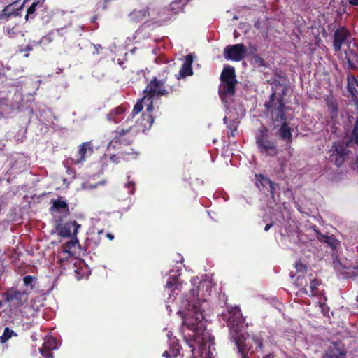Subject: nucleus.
Listing matches in <instances>:
<instances>
[{"mask_svg":"<svg viewBox=\"0 0 358 358\" xmlns=\"http://www.w3.org/2000/svg\"><path fill=\"white\" fill-rule=\"evenodd\" d=\"M191 286L177 312L182 319V334L193 358H214V338L206 327L204 314L209 308L207 297L210 294L211 282L191 280Z\"/></svg>","mask_w":358,"mask_h":358,"instance_id":"1","label":"nucleus"},{"mask_svg":"<svg viewBox=\"0 0 358 358\" xmlns=\"http://www.w3.org/2000/svg\"><path fill=\"white\" fill-rule=\"evenodd\" d=\"M220 320L227 322L229 329V338L233 341L242 358H252L255 350L262 349V343L258 338L245 333V326L241 310L238 307H228L226 313H222ZM264 358H273L268 354Z\"/></svg>","mask_w":358,"mask_h":358,"instance_id":"2","label":"nucleus"},{"mask_svg":"<svg viewBox=\"0 0 358 358\" xmlns=\"http://www.w3.org/2000/svg\"><path fill=\"white\" fill-rule=\"evenodd\" d=\"M220 78L221 84L219 87V94L227 110L223 121L227 125L228 120L232 122V124L229 126V129L231 130V134L234 135V132L236 130L238 120L244 116L245 110L241 105L237 107L231 106L236 83L234 69L233 67L224 68Z\"/></svg>","mask_w":358,"mask_h":358,"instance_id":"3","label":"nucleus"},{"mask_svg":"<svg viewBox=\"0 0 358 358\" xmlns=\"http://www.w3.org/2000/svg\"><path fill=\"white\" fill-rule=\"evenodd\" d=\"M265 106L268 113H271L277 136L286 144H290L293 141L292 133L296 126L292 122V118L288 113L289 108L285 106L282 98L277 96L275 92L272 93Z\"/></svg>","mask_w":358,"mask_h":358,"instance_id":"4","label":"nucleus"},{"mask_svg":"<svg viewBox=\"0 0 358 358\" xmlns=\"http://www.w3.org/2000/svg\"><path fill=\"white\" fill-rule=\"evenodd\" d=\"M143 113L141 115V119L138 118L134 121V118L138 114H136L133 117L130 115L127 117L126 120L122 123V128L117 129L115 138L110 141L108 145V150H110L112 148H116V144H129L132 141V138L129 137H124L129 134H131V136L138 132H145L150 129L154 119L150 115V112Z\"/></svg>","mask_w":358,"mask_h":358,"instance_id":"5","label":"nucleus"},{"mask_svg":"<svg viewBox=\"0 0 358 358\" xmlns=\"http://www.w3.org/2000/svg\"><path fill=\"white\" fill-rule=\"evenodd\" d=\"M164 79H157L155 77L144 90V96L134 106L131 112L132 117L137 113L141 112L144 107H146L148 112L153 110V101L162 96L167 94V90L164 85Z\"/></svg>","mask_w":358,"mask_h":358,"instance_id":"6","label":"nucleus"},{"mask_svg":"<svg viewBox=\"0 0 358 358\" xmlns=\"http://www.w3.org/2000/svg\"><path fill=\"white\" fill-rule=\"evenodd\" d=\"M294 284L299 288L298 294L315 296L317 294V287L320 285V282L311 274H306L297 275Z\"/></svg>","mask_w":358,"mask_h":358,"instance_id":"7","label":"nucleus"},{"mask_svg":"<svg viewBox=\"0 0 358 358\" xmlns=\"http://www.w3.org/2000/svg\"><path fill=\"white\" fill-rule=\"evenodd\" d=\"M256 142L260 152L266 155L273 157L278 153L276 143L269 139L268 130L263 128L256 137Z\"/></svg>","mask_w":358,"mask_h":358,"instance_id":"8","label":"nucleus"},{"mask_svg":"<svg viewBox=\"0 0 358 358\" xmlns=\"http://www.w3.org/2000/svg\"><path fill=\"white\" fill-rule=\"evenodd\" d=\"M178 275H171L167 280L166 285V291L169 295L166 301V310L169 313L172 311L171 305L175 300V294H178L181 290L182 284L178 278Z\"/></svg>","mask_w":358,"mask_h":358,"instance_id":"9","label":"nucleus"},{"mask_svg":"<svg viewBox=\"0 0 358 358\" xmlns=\"http://www.w3.org/2000/svg\"><path fill=\"white\" fill-rule=\"evenodd\" d=\"M246 52L247 49L243 44L228 45L224 50V55L227 59L236 62L242 60Z\"/></svg>","mask_w":358,"mask_h":358,"instance_id":"10","label":"nucleus"},{"mask_svg":"<svg viewBox=\"0 0 358 358\" xmlns=\"http://www.w3.org/2000/svg\"><path fill=\"white\" fill-rule=\"evenodd\" d=\"M330 160L334 162L337 166H340L343 162L345 156L348 154L346 145L344 143L334 142L332 148L329 150Z\"/></svg>","mask_w":358,"mask_h":358,"instance_id":"11","label":"nucleus"},{"mask_svg":"<svg viewBox=\"0 0 358 358\" xmlns=\"http://www.w3.org/2000/svg\"><path fill=\"white\" fill-rule=\"evenodd\" d=\"M148 17L150 22L158 24H162L170 19L164 10L156 8H148Z\"/></svg>","mask_w":358,"mask_h":358,"instance_id":"12","label":"nucleus"},{"mask_svg":"<svg viewBox=\"0 0 358 358\" xmlns=\"http://www.w3.org/2000/svg\"><path fill=\"white\" fill-rule=\"evenodd\" d=\"M93 152V148L90 142H85L80 145L78 153L72 158L74 164H78L85 161L86 158Z\"/></svg>","mask_w":358,"mask_h":358,"instance_id":"13","label":"nucleus"},{"mask_svg":"<svg viewBox=\"0 0 358 358\" xmlns=\"http://www.w3.org/2000/svg\"><path fill=\"white\" fill-rule=\"evenodd\" d=\"M349 35V31L344 27H339L335 31L334 34V48L336 52L341 50Z\"/></svg>","mask_w":358,"mask_h":358,"instance_id":"14","label":"nucleus"},{"mask_svg":"<svg viewBox=\"0 0 358 358\" xmlns=\"http://www.w3.org/2000/svg\"><path fill=\"white\" fill-rule=\"evenodd\" d=\"M327 106L328 110L331 114V122L332 123L331 126L330 125V122L328 124V127H331L332 130V134L330 138H334V136L338 137L341 134V129L334 123V118L338 113V107L336 103L333 101H328Z\"/></svg>","mask_w":358,"mask_h":358,"instance_id":"15","label":"nucleus"},{"mask_svg":"<svg viewBox=\"0 0 358 358\" xmlns=\"http://www.w3.org/2000/svg\"><path fill=\"white\" fill-rule=\"evenodd\" d=\"M58 348V342L53 337L47 338L43 345V347L39 348V351L44 358H52V350Z\"/></svg>","mask_w":358,"mask_h":358,"instance_id":"16","label":"nucleus"},{"mask_svg":"<svg viewBox=\"0 0 358 358\" xmlns=\"http://www.w3.org/2000/svg\"><path fill=\"white\" fill-rule=\"evenodd\" d=\"M28 294L25 291L10 289L6 294V299L8 301H15V304L19 306L27 301Z\"/></svg>","mask_w":358,"mask_h":358,"instance_id":"17","label":"nucleus"},{"mask_svg":"<svg viewBox=\"0 0 358 358\" xmlns=\"http://www.w3.org/2000/svg\"><path fill=\"white\" fill-rule=\"evenodd\" d=\"M80 228V224L77 222H68L59 230V235L64 238L69 237L72 235L75 236L78 233Z\"/></svg>","mask_w":358,"mask_h":358,"instance_id":"18","label":"nucleus"},{"mask_svg":"<svg viewBox=\"0 0 358 358\" xmlns=\"http://www.w3.org/2000/svg\"><path fill=\"white\" fill-rule=\"evenodd\" d=\"M126 111V108L124 106H119L112 109L107 115L106 119L108 122L117 124L122 121L124 117V114Z\"/></svg>","mask_w":358,"mask_h":358,"instance_id":"19","label":"nucleus"},{"mask_svg":"<svg viewBox=\"0 0 358 358\" xmlns=\"http://www.w3.org/2000/svg\"><path fill=\"white\" fill-rule=\"evenodd\" d=\"M192 62H193V58L191 55H188L185 57V60L182 64V66L177 76L178 79L184 78L186 76L192 75V73H193V71L192 69Z\"/></svg>","mask_w":358,"mask_h":358,"instance_id":"20","label":"nucleus"},{"mask_svg":"<svg viewBox=\"0 0 358 358\" xmlns=\"http://www.w3.org/2000/svg\"><path fill=\"white\" fill-rule=\"evenodd\" d=\"M171 333L170 331L168 332L167 337L169 340L170 350L165 351L162 354V356L166 358H169L171 356V353H172L174 357H176L180 355V346L178 344L177 341L175 339V338H171Z\"/></svg>","mask_w":358,"mask_h":358,"instance_id":"21","label":"nucleus"},{"mask_svg":"<svg viewBox=\"0 0 358 358\" xmlns=\"http://www.w3.org/2000/svg\"><path fill=\"white\" fill-rule=\"evenodd\" d=\"M129 17L134 22L150 21L148 8L135 9L129 14Z\"/></svg>","mask_w":358,"mask_h":358,"instance_id":"22","label":"nucleus"},{"mask_svg":"<svg viewBox=\"0 0 358 358\" xmlns=\"http://www.w3.org/2000/svg\"><path fill=\"white\" fill-rule=\"evenodd\" d=\"M325 356L327 358H345V353L338 345L334 344L327 351Z\"/></svg>","mask_w":358,"mask_h":358,"instance_id":"23","label":"nucleus"},{"mask_svg":"<svg viewBox=\"0 0 358 358\" xmlns=\"http://www.w3.org/2000/svg\"><path fill=\"white\" fill-rule=\"evenodd\" d=\"M79 245L78 241L77 238L69 241L64 244L61 249L63 250V252L66 255H74L76 248Z\"/></svg>","mask_w":358,"mask_h":358,"instance_id":"24","label":"nucleus"},{"mask_svg":"<svg viewBox=\"0 0 358 358\" xmlns=\"http://www.w3.org/2000/svg\"><path fill=\"white\" fill-rule=\"evenodd\" d=\"M318 238L321 242L327 243L333 250H336L340 246L339 241L331 236L321 234Z\"/></svg>","mask_w":358,"mask_h":358,"instance_id":"25","label":"nucleus"},{"mask_svg":"<svg viewBox=\"0 0 358 358\" xmlns=\"http://www.w3.org/2000/svg\"><path fill=\"white\" fill-rule=\"evenodd\" d=\"M17 1L18 0H15L13 3L7 6L6 7L4 8L3 10H1V12L0 13V19L1 20H7L11 16H13V15L15 16L17 15V11L12 8L13 4L17 2Z\"/></svg>","mask_w":358,"mask_h":358,"instance_id":"26","label":"nucleus"},{"mask_svg":"<svg viewBox=\"0 0 358 358\" xmlns=\"http://www.w3.org/2000/svg\"><path fill=\"white\" fill-rule=\"evenodd\" d=\"M260 178L261 179L259 180V182L264 187H268L269 189L271 196L273 199H274L275 191L278 188V185L273 182L270 179L262 176H260Z\"/></svg>","mask_w":358,"mask_h":358,"instance_id":"27","label":"nucleus"},{"mask_svg":"<svg viewBox=\"0 0 358 358\" xmlns=\"http://www.w3.org/2000/svg\"><path fill=\"white\" fill-rule=\"evenodd\" d=\"M356 87H358V80L354 76H348V87L353 96H355L358 93L357 90H356Z\"/></svg>","mask_w":358,"mask_h":358,"instance_id":"28","label":"nucleus"},{"mask_svg":"<svg viewBox=\"0 0 358 358\" xmlns=\"http://www.w3.org/2000/svg\"><path fill=\"white\" fill-rule=\"evenodd\" d=\"M35 278L31 275H26L23 278V282L24 286L26 287L25 292H28L29 294L34 289V285H35Z\"/></svg>","mask_w":358,"mask_h":358,"instance_id":"29","label":"nucleus"},{"mask_svg":"<svg viewBox=\"0 0 358 358\" xmlns=\"http://www.w3.org/2000/svg\"><path fill=\"white\" fill-rule=\"evenodd\" d=\"M44 1L45 0H34V3L27 9V15L25 16V20L27 21L30 15L34 14L36 6L39 4L43 5Z\"/></svg>","mask_w":358,"mask_h":358,"instance_id":"30","label":"nucleus"},{"mask_svg":"<svg viewBox=\"0 0 358 358\" xmlns=\"http://www.w3.org/2000/svg\"><path fill=\"white\" fill-rule=\"evenodd\" d=\"M13 336H15L17 335L13 330L10 329L8 327L5 328L2 336H0V343H6Z\"/></svg>","mask_w":358,"mask_h":358,"instance_id":"31","label":"nucleus"},{"mask_svg":"<svg viewBox=\"0 0 358 358\" xmlns=\"http://www.w3.org/2000/svg\"><path fill=\"white\" fill-rule=\"evenodd\" d=\"M51 208L52 210H66L67 208V204L64 201L56 200L54 201Z\"/></svg>","mask_w":358,"mask_h":358,"instance_id":"32","label":"nucleus"},{"mask_svg":"<svg viewBox=\"0 0 358 358\" xmlns=\"http://www.w3.org/2000/svg\"><path fill=\"white\" fill-rule=\"evenodd\" d=\"M295 268L296 269V272L299 275H305L303 271L306 270V266L305 264H302L301 262H297L295 264Z\"/></svg>","mask_w":358,"mask_h":358,"instance_id":"33","label":"nucleus"},{"mask_svg":"<svg viewBox=\"0 0 358 358\" xmlns=\"http://www.w3.org/2000/svg\"><path fill=\"white\" fill-rule=\"evenodd\" d=\"M122 158L125 160H131V159H136L137 157L138 156V152H128V153H122Z\"/></svg>","mask_w":358,"mask_h":358,"instance_id":"34","label":"nucleus"},{"mask_svg":"<svg viewBox=\"0 0 358 358\" xmlns=\"http://www.w3.org/2000/svg\"><path fill=\"white\" fill-rule=\"evenodd\" d=\"M352 138L355 142L358 144V118L356 120L355 124L352 131Z\"/></svg>","mask_w":358,"mask_h":358,"instance_id":"35","label":"nucleus"},{"mask_svg":"<svg viewBox=\"0 0 358 358\" xmlns=\"http://www.w3.org/2000/svg\"><path fill=\"white\" fill-rule=\"evenodd\" d=\"M183 0H174L171 2V3L170 4V7L171 8V10H177L178 8H180V4L181 3H182Z\"/></svg>","mask_w":358,"mask_h":358,"instance_id":"36","label":"nucleus"},{"mask_svg":"<svg viewBox=\"0 0 358 358\" xmlns=\"http://www.w3.org/2000/svg\"><path fill=\"white\" fill-rule=\"evenodd\" d=\"M70 257H72V256L64 255V253L63 252V250L61 249V251L59 252L57 258H58V261H59L62 263L64 261L69 259Z\"/></svg>","mask_w":358,"mask_h":358,"instance_id":"37","label":"nucleus"},{"mask_svg":"<svg viewBox=\"0 0 358 358\" xmlns=\"http://www.w3.org/2000/svg\"><path fill=\"white\" fill-rule=\"evenodd\" d=\"M125 187L128 189H129L131 187H132L131 190H129L128 191V193L129 194H132L134 193V184L132 183L131 182H129L128 183H127L125 185Z\"/></svg>","mask_w":358,"mask_h":358,"instance_id":"38","label":"nucleus"},{"mask_svg":"<svg viewBox=\"0 0 358 358\" xmlns=\"http://www.w3.org/2000/svg\"><path fill=\"white\" fill-rule=\"evenodd\" d=\"M104 183H105L104 181H102L99 183L95 184L94 185H90V186L83 184V189L96 188L99 185H103Z\"/></svg>","mask_w":358,"mask_h":358,"instance_id":"39","label":"nucleus"},{"mask_svg":"<svg viewBox=\"0 0 358 358\" xmlns=\"http://www.w3.org/2000/svg\"><path fill=\"white\" fill-rule=\"evenodd\" d=\"M289 216V210L287 209V207L284 205L283 211L282 212V219L285 220L286 217Z\"/></svg>","mask_w":358,"mask_h":358,"instance_id":"40","label":"nucleus"},{"mask_svg":"<svg viewBox=\"0 0 358 358\" xmlns=\"http://www.w3.org/2000/svg\"><path fill=\"white\" fill-rule=\"evenodd\" d=\"M334 268L336 269H339L338 266H341V262L339 260H337L336 259L334 262Z\"/></svg>","mask_w":358,"mask_h":358,"instance_id":"41","label":"nucleus"},{"mask_svg":"<svg viewBox=\"0 0 358 358\" xmlns=\"http://www.w3.org/2000/svg\"><path fill=\"white\" fill-rule=\"evenodd\" d=\"M117 158L118 157H117L116 155H115L110 156V160L112 162H115V163H119L120 162V161L117 160Z\"/></svg>","mask_w":358,"mask_h":358,"instance_id":"42","label":"nucleus"},{"mask_svg":"<svg viewBox=\"0 0 358 358\" xmlns=\"http://www.w3.org/2000/svg\"><path fill=\"white\" fill-rule=\"evenodd\" d=\"M349 3L352 6H358V0H349Z\"/></svg>","mask_w":358,"mask_h":358,"instance_id":"43","label":"nucleus"},{"mask_svg":"<svg viewBox=\"0 0 358 358\" xmlns=\"http://www.w3.org/2000/svg\"><path fill=\"white\" fill-rule=\"evenodd\" d=\"M272 225H273V224H272V223H271V224H267L266 225L265 228H264V230H265L266 231H268L270 229V228L272 227Z\"/></svg>","mask_w":358,"mask_h":358,"instance_id":"44","label":"nucleus"},{"mask_svg":"<svg viewBox=\"0 0 358 358\" xmlns=\"http://www.w3.org/2000/svg\"><path fill=\"white\" fill-rule=\"evenodd\" d=\"M106 236H107V238H108L109 240H110V241H112V240H113V239H114V236H113V234H107Z\"/></svg>","mask_w":358,"mask_h":358,"instance_id":"45","label":"nucleus"},{"mask_svg":"<svg viewBox=\"0 0 358 358\" xmlns=\"http://www.w3.org/2000/svg\"><path fill=\"white\" fill-rule=\"evenodd\" d=\"M26 50L29 51L31 50V48L30 46H27Z\"/></svg>","mask_w":358,"mask_h":358,"instance_id":"46","label":"nucleus"},{"mask_svg":"<svg viewBox=\"0 0 358 358\" xmlns=\"http://www.w3.org/2000/svg\"><path fill=\"white\" fill-rule=\"evenodd\" d=\"M356 270H357V271L355 273L356 275H358V267L356 268Z\"/></svg>","mask_w":358,"mask_h":358,"instance_id":"47","label":"nucleus"},{"mask_svg":"<svg viewBox=\"0 0 358 358\" xmlns=\"http://www.w3.org/2000/svg\"><path fill=\"white\" fill-rule=\"evenodd\" d=\"M357 301H358V296H357Z\"/></svg>","mask_w":358,"mask_h":358,"instance_id":"48","label":"nucleus"},{"mask_svg":"<svg viewBox=\"0 0 358 358\" xmlns=\"http://www.w3.org/2000/svg\"><path fill=\"white\" fill-rule=\"evenodd\" d=\"M187 0H185V1H187Z\"/></svg>","mask_w":358,"mask_h":358,"instance_id":"49","label":"nucleus"}]
</instances>
